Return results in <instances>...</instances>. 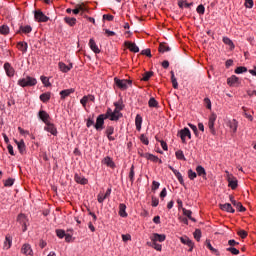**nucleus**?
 Here are the masks:
<instances>
[{
	"label": "nucleus",
	"instance_id": "f257e3e1",
	"mask_svg": "<svg viewBox=\"0 0 256 256\" xmlns=\"http://www.w3.org/2000/svg\"><path fill=\"white\" fill-rule=\"evenodd\" d=\"M18 85L20 87H35V85H37V79L31 76H26L18 80Z\"/></svg>",
	"mask_w": 256,
	"mask_h": 256
},
{
	"label": "nucleus",
	"instance_id": "f03ea898",
	"mask_svg": "<svg viewBox=\"0 0 256 256\" xmlns=\"http://www.w3.org/2000/svg\"><path fill=\"white\" fill-rule=\"evenodd\" d=\"M114 83L115 85H117V87L119 89H121L122 91L127 90V88L129 87V85H132V81L131 80H127V79H119V78H114Z\"/></svg>",
	"mask_w": 256,
	"mask_h": 256
},
{
	"label": "nucleus",
	"instance_id": "7ed1b4c3",
	"mask_svg": "<svg viewBox=\"0 0 256 256\" xmlns=\"http://www.w3.org/2000/svg\"><path fill=\"white\" fill-rule=\"evenodd\" d=\"M215 121H217V114L212 113L208 121V128L212 135H217V131L215 130Z\"/></svg>",
	"mask_w": 256,
	"mask_h": 256
},
{
	"label": "nucleus",
	"instance_id": "20e7f679",
	"mask_svg": "<svg viewBox=\"0 0 256 256\" xmlns=\"http://www.w3.org/2000/svg\"><path fill=\"white\" fill-rule=\"evenodd\" d=\"M226 179L228 181V187H230L233 190L237 189V178L233 176V174H229V171H226Z\"/></svg>",
	"mask_w": 256,
	"mask_h": 256
},
{
	"label": "nucleus",
	"instance_id": "39448f33",
	"mask_svg": "<svg viewBox=\"0 0 256 256\" xmlns=\"http://www.w3.org/2000/svg\"><path fill=\"white\" fill-rule=\"evenodd\" d=\"M34 17L38 23H47V21H49V17H47L41 10H36L34 12Z\"/></svg>",
	"mask_w": 256,
	"mask_h": 256
},
{
	"label": "nucleus",
	"instance_id": "423d86ee",
	"mask_svg": "<svg viewBox=\"0 0 256 256\" xmlns=\"http://www.w3.org/2000/svg\"><path fill=\"white\" fill-rule=\"evenodd\" d=\"M227 85H229V87H239V85H241V80L239 77L232 75L227 79Z\"/></svg>",
	"mask_w": 256,
	"mask_h": 256
},
{
	"label": "nucleus",
	"instance_id": "0eeeda50",
	"mask_svg": "<svg viewBox=\"0 0 256 256\" xmlns=\"http://www.w3.org/2000/svg\"><path fill=\"white\" fill-rule=\"evenodd\" d=\"M45 125L44 131L51 133V135L57 136V128L55 127V124L47 122Z\"/></svg>",
	"mask_w": 256,
	"mask_h": 256
},
{
	"label": "nucleus",
	"instance_id": "6e6552de",
	"mask_svg": "<svg viewBox=\"0 0 256 256\" xmlns=\"http://www.w3.org/2000/svg\"><path fill=\"white\" fill-rule=\"evenodd\" d=\"M180 139L182 141V143H186L185 138L188 137V139H191V131L189 130V128H184L182 130H180Z\"/></svg>",
	"mask_w": 256,
	"mask_h": 256
},
{
	"label": "nucleus",
	"instance_id": "1a4fd4ad",
	"mask_svg": "<svg viewBox=\"0 0 256 256\" xmlns=\"http://www.w3.org/2000/svg\"><path fill=\"white\" fill-rule=\"evenodd\" d=\"M125 47H127V49H129V51H131L132 53H139V46L133 42L130 41H126L124 43Z\"/></svg>",
	"mask_w": 256,
	"mask_h": 256
},
{
	"label": "nucleus",
	"instance_id": "9d476101",
	"mask_svg": "<svg viewBox=\"0 0 256 256\" xmlns=\"http://www.w3.org/2000/svg\"><path fill=\"white\" fill-rule=\"evenodd\" d=\"M15 143L18 147V151L21 155H25V153H27V146H25V141L23 140H20V141H17L15 140Z\"/></svg>",
	"mask_w": 256,
	"mask_h": 256
},
{
	"label": "nucleus",
	"instance_id": "9b49d317",
	"mask_svg": "<svg viewBox=\"0 0 256 256\" xmlns=\"http://www.w3.org/2000/svg\"><path fill=\"white\" fill-rule=\"evenodd\" d=\"M38 117L41 121H43V123L45 124L49 123L50 116H49V113H47V111L40 110L38 112Z\"/></svg>",
	"mask_w": 256,
	"mask_h": 256
},
{
	"label": "nucleus",
	"instance_id": "f8f14e48",
	"mask_svg": "<svg viewBox=\"0 0 256 256\" xmlns=\"http://www.w3.org/2000/svg\"><path fill=\"white\" fill-rule=\"evenodd\" d=\"M17 221L23 226V231H27V216H25V214H20L17 217Z\"/></svg>",
	"mask_w": 256,
	"mask_h": 256
},
{
	"label": "nucleus",
	"instance_id": "ddd939ff",
	"mask_svg": "<svg viewBox=\"0 0 256 256\" xmlns=\"http://www.w3.org/2000/svg\"><path fill=\"white\" fill-rule=\"evenodd\" d=\"M112 118L111 121H119L123 117V113L118 108H115L114 111L111 109Z\"/></svg>",
	"mask_w": 256,
	"mask_h": 256
},
{
	"label": "nucleus",
	"instance_id": "4468645a",
	"mask_svg": "<svg viewBox=\"0 0 256 256\" xmlns=\"http://www.w3.org/2000/svg\"><path fill=\"white\" fill-rule=\"evenodd\" d=\"M105 120L102 117L98 116L96 119V123L94 124V128L96 131H102L104 129Z\"/></svg>",
	"mask_w": 256,
	"mask_h": 256
},
{
	"label": "nucleus",
	"instance_id": "2eb2a0df",
	"mask_svg": "<svg viewBox=\"0 0 256 256\" xmlns=\"http://www.w3.org/2000/svg\"><path fill=\"white\" fill-rule=\"evenodd\" d=\"M180 241L181 243H183V245H187L188 247H190L189 251H193V247H195V244L191 239H189V237L187 236L181 237Z\"/></svg>",
	"mask_w": 256,
	"mask_h": 256
},
{
	"label": "nucleus",
	"instance_id": "dca6fc26",
	"mask_svg": "<svg viewBox=\"0 0 256 256\" xmlns=\"http://www.w3.org/2000/svg\"><path fill=\"white\" fill-rule=\"evenodd\" d=\"M4 71H6V75L8 77H13L15 75V69L11 67V64L9 62H6L4 64Z\"/></svg>",
	"mask_w": 256,
	"mask_h": 256
},
{
	"label": "nucleus",
	"instance_id": "f3484780",
	"mask_svg": "<svg viewBox=\"0 0 256 256\" xmlns=\"http://www.w3.org/2000/svg\"><path fill=\"white\" fill-rule=\"evenodd\" d=\"M74 181H76V183H79L80 185H87V183H89L87 178H85V176H81L80 174L74 175Z\"/></svg>",
	"mask_w": 256,
	"mask_h": 256
},
{
	"label": "nucleus",
	"instance_id": "a211bd4d",
	"mask_svg": "<svg viewBox=\"0 0 256 256\" xmlns=\"http://www.w3.org/2000/svg\"><path fill=\"white\" fill-rule=\"evenodd\" d=\"M58 65H59V69H60V71H62V73H69V71H71V69H73V64L66 65L63 62H59Z\"/></svg>",
	"mask_w": 256,
	"mask_h": 256
},
{
	"label": "nucleus",
	"instance_id": "6ab92c4d",
	"mask_svg": "<svg viewBox=\"0 0 256 256\" xmlns=\"http://www.w3.org/2000/svg\"><path fill=\"white\" fill-rule=\"evenodd\" d=\"M219 207L222 211H226V213H235L233 206L229 203L219 204Z\"/></svg>",
	"mask_w": 256,
	"mask_h": 256
},
{
	"label": "nucleus",
	"instance_id": "aec40b11",
	"mask_svg": "<svg viewBox=\"0 0 256 256\" xmlns=\"http://www.w3.org/2000/svg\"><path fill=\"white\" fill-rule=\"evenodd\" d=\"M21 253H23V255H30V256H33V249H31V245H29V244H24V245L22 246Z\"/></svg>",
	"mask_w": 256,
	"mask_h": 256
},
{
	"label": "nucleus",
	"instance_id": "412c9836",
	"mask_svg": "<svg viewBox=\"0 0 256 256\" xmlns=\"http://www.w3.org/2000/svg\"><path fill=\"white\" fill-rule=\"evenodd\" d=\"M227 125L231 129L232 133H237V127H239V123L237 122V120H230L228 121Z\"/></svg>",
	"mask_w": 256,
	"mask_h": 256
},
{
	"label": "nucleus",
	"instance_id": "4be33fe9",
	"mask_svg": "<svg viewBox=\"0 0 256 256\" xmlns=\"http://www.w3.org/2000/svg\"><path fill=\"white\" fill-rule=\"evenodd\" d=\"M166 236L165 234H158V233H154L153 237L151 238V241H155L157 243V241L159 243H163V241H165Z\"/></svg>",
	"mask_w": 256,
	"mask_h": 256
},
{
	"label": "nucleus",
	"instance_id": "5701e85b",
	"mask_svg": "<svg viewBox=\"0 0 256 256\" xmlns=\"http://www.w3.org/2000/svg\"><path fill=\"white\" fill-rule=\"evenodd\" d=\"M102 163L104 165H107V167H110L111 169H115V162H113V159L111 157L107 156L102 160Z\"/></svg>",
	"mask_w": 256,
	"mask_h": 256
},
{
	"label": "nucleus",
	"instance_id": "b1692460",
	"mask_svg": "<svg viewBox=\"0 0 256 256\" xmlns=\"http://www.w3.org/2000/svg\"><path fill=\"white\" fill-rule=\"evenodd\" d=\"M118 213H119L120 217H123V218L127 217L128 216L127 205H125L123 203L119 204V212Z\"/></svg>",
	"mask_w": 256,
	"mask_h": 256
},
{
	"label": "nucleus",
	"instance_id": "393cba45",
	"mask_svg": "<svg viewBox=\"0 0 256 256\" xmlns=\"http://www.w3.org/2000/svg\"><path fill=\"white\" fill-rule=\"evenodd\" d=\"M89 47L92 49L94 53H101V50L99 49V46H97V43H95V40L92 38L89 41Z\"/></svg>",
	"mask_w": 256,
	"mask_h": 256
},
{
	"label": "nucleus",
	"instance_id": "a878e982",
	"mask_svg": "<svg viewBox=\"0 0 256 256\" xmlns=\"http://www.w3.org/2000/svg\"><path fill=\"white\" fill-rule=\"evenodd\" d=\"M143 124V117L141 115L137 114L135 118V126L137 131H141V125Z\"/></svg>",
	"mask_w": 256,
	"mask_h": 256
},
{
	"label": "nucleus",
	"instance_id": "bb28decb",
	"mask_svg": "<svg viewBox=\"0 0 256 256\" xmlns=\"http://www.w3.org/2000/svg\"><path fill=\"white\" fill-rule=\"evenodd\" d=\"M148 247H152L156 251H161L163 249V246L155 241L147 242Z\"/></svg>",
	"mask_w": 256,
	"mask_h": 256
},
{
	"label": "nucleus",
	"instance_id": "cd10ccee",
	"mask_svg": "<svg viewBox=\"0 0 256 256\" xmlns=\"http://www.w3.org/2000/svg\"><path fill=\"white\" fill-rule=\"evenodd\" d=\"M64 22L70 27H75L77 25V18L65 17Z\"/></svg>",
	"mask_w": 256,
	"mask_h": 256
},
{
	"label": "nucleus",
	"instance_id": "c85d7f7f",
	"mask_svg": "<svg viewBox=\"0 0 256 256\" xmlns=\"http://www.w3.org/2000/svg\"><path fill=\"white\" fill-rule=\"evenodd\" d=\"M196 173L197 175H199V177H203V179L207 177V172L205 171V168L203 166H197Z\"/></svg>",
	"mask_w": 256,
	"mask_h": 256
},
{
	"label": "nucleus",
	"instance_id": "c756f323",
	"mask_svg": "<svg viewBox=\"0 0 256 256\" xmlns=\"http://www.w3.org/2000/svg\"><path fill=\"white\" fill-rule=\"evenodd\" d=\"M182 212H183V215H185L186 217H188V219H190V221H193L194 223L197 222V220L191 216V215H193V212L191 210L182 208Z\"/></svg>",
	"mask_w": 256,
	"mask_h": 256
},
{
	"label": "nucleus",
	"instance_id": "7c9ffc66",
	"mask_svg": "<svg viewBox=\"0 0 256 256\" xmlns=\"http://www.w3.org/2000/svg\"><path fill=\"white\" fill-rule=\"evenodd\" d=\"M142 157H145V159H148L149 161H152L153 163H157V161H159V157H157L153 154H149V153L143 154Z\"/></svg>",
	"mask_w": 256,
	"mask_h": 256
},
{
	"label": "nucleus",
	"instance_id": "2f4dec72",
	"mask_svg": "<svg viewBox=\"0 0 256 256\" xmlns=\"http://www.w3.org/2000/svg\"><path fill=\"white\" fill-rule=\"evenodd\" d=\"M71 93H75V89L62 90L60 92L61 99H65L66 97H69L71 95Z\"/></svg>",
	"mask_w": 256,
	"mask_h": 256
},
{
	"label": "nucleus",
	"instance_id": "473e14b6",
	"mask_svg": "<svg viewBox=\"0 0 256 256\" xmlns=\"http://www.w3.org/2000/svg\"><path fill=\"white\" fill-rule=\"evenodd\" d=\"M12 243H13V238H11V236L7 235L5 237V241H4V249H11Z\"/></svg>",
	"mask_w": 256,
	"mask_h": 256
},
{
	"label": "nucleus",
	"instance_id": "72a5a7b5",
	"mask_svg": "<svg viewBox=\"0 0 256 256\" xmlns=\"http://www.w3.org/2000/svg\"><path fill=\"white\" fill-rule=\"evenodd\" d=\"M232 205H234L236 207V209H238V211H240V213H243L246 211L245 207L243 206V204H241V202L232 200Z\"/></svg>",
	"mask_w": 256,
	"mask_h": 256
},
{
	"label": "nucleus",
	"instance_id": "f704fd0d",
	"mask_svg": "<svg viewBox=\"0 0 256 256\" xmlns=\"http://www.w3.org/2000/svg\"><path fill=\"white\" fill-rule=\"evenodd\" d=\"M31 31H33V28H31L30 25H26V26H20L19 30L17 31V33H31Z\"/></svg>",
	"mask_w": 256,
	"mask_h": 256
},
{
	"label": "nucleus",
	"instance_id": "c9c22d12",
	"mask_svg": "<svg viewBox=\"0 0 256 256\" xmlns=\"http://www.w3.org/2000/svg\"><path fill=\"white\" fill-rule=\"evenodd\" d=\"M17 47L22 53H27L28 45L27 42H18Z\"/></svg>",
	"mask_w": 256,
	"mask_h": 256
},
{
	"label": "nucleus",
	"instance_id": "e433bc0d",
	"mask_svg": "<svg viewBox=\"0 0 256 256\" xmlns=\"http://www.w3.org/2000/svg\"><path fill=\"white\" fill-rule=\"evenodd\" d=\"M223 43L225 45H228V47H230L231 51H233V49H235V44L233 43V40L229 39V37H224L223 38Z\"/></svg>",
	"mask_w": 256,
	"mask_h": 256
},
{
	"label": "nucleus",
	"instance_id": "4c0bfd02",
	"mask_svg": "<svg viewBox=\"0 0 256 256\" xmlns=\"http://www.w3.org/2000/svg\"><path fill=\"white\" fill-rule=\"evenodd\" d=\"M99 116H100L104 121H105V119H110V121H111V119H113V115L111 114V108H108L105 114H100Z\"/></svg>",
	"mask_w": 256,
	"mask_h": 256
},
{
	"label": "nucleus",
	"instance_id": "58836bf2",
	"mask_svg": "<svg viewBox=\"0 0 256 256\" xmlns=\"http://www.w3.org/2000/svg\"><path fill=\"white\" fill-rule=\"evenodd\" d=\"M206 247H207V249H209L212 253H214V255H219V250L215 249V248L211 245V241L206 240Z\"/></svg>",
	"mask_w": 256,
	"mask_h": 256
},
{
	"label": "nucleus",
	"instance_id": "ea45409f",
	"mask_svg": "<svg viewBox=\"0 0 256 256\" xmlns=\"http://www.w3.org/2000/svg\"><path fill=\"white\" fill-rule=\"evenodd\" d=\"M171 81L174 89H179V83H177V78H175V72L173 71H171Z\"/></svg>",
	"mask_w": 256,
	"mask_h": 256
},
{
	"label": "nucleus",
	"instance_id": "a19ab883",
	"mask_svg": "<svg viewBox=\"0 0 256 256\" xmlns=\"http://www.w3.org/2000/svg\"><path fill=\"white\" fill-rule=\"evenodd\" d=\"M167 51H171V48L168 45H166L165 43H161L159 45V52L166 53Z\"/></svg>",
	"mask_w": 256,
	"mask_h": 256
},
{
	"label": "nucleus",
	"instance_id": "79ce46f5",
	"mask_svg": "<svg viewBox=\"0 0 256 256\" xmlns=\"http://www.w3.org/2000/svg\"><path fill=\"white\" fill-rule=\"evenodd\" d=\"M129 180L131 183H134L135 181V166L132 165L129 172Z\"/></svg>",
	"mask_w": 256,
	"mask_h": 256
},
{
	"label": "nucleus",
	"instance_id": "37998d69",
	"mask_svg": "<svg viewBox=\"0 0 256 256\" xmlns=\"http://www.w3.org/2000/svg\"><path fill=\"white\" fill-rule=\"evenodd\" d=\"M49 99H51V93H43L40 95V101H42L43 103H47Z\"/></svg>",
	"mask_w": 256,
	"mask_h": 256
},
{
	"label": "nucleus",
	"instance_id": "c03bdc74",
	"mask_svg": "<svg viewBox=\"0 0 256 256\" xmlns=\"http://www.w3.org/2000/svg\"><path fill=\"white\" fill-rule=\"evenodd\" d=\"M234 73H236V75H241V73H247V67L239 66L234 70Z\"/></svg>",
	"mask_w": 256,
	"mask_h": 256
},
{
	"label": "nucleus",
	"instance_id": "a18cd8bd",
	"mask_svg": "<svg viewBox=\"0 0 256 256\" xmlns=\"http://www.w3.org/2000/svg\"><path fill=\"white\" fill-rule=\"evenodd\" d=\"M0 33L1 35H9V26L7 25L0 26Z\"/></svg>",
	"mask_w": 256,
	"mask_h": 256
},
{
	"label": "nucleus",
	"instance_id": "49530a36",
	"mask_svg": "<svg viewBox=\"0 0 256 256\" xmlns=\"http://www.w3.org/2000/svg\"><path fill=\"white\" fill-rule=\"evenodd\" d=\"M153 75V72L148 71L143 74L141 81H149Z\"/></svg>",
	"mask_w": 256,
	"mask_h": 256
},
{
	"label": "nucleus",
	"instance_id": "de8ad7c7",
	"mask_svg": "<svg viewBox=\"0 0 256 256\" xmlns=\"http://www.w3.org/2000/svg\"><path fill=\"white\" fill-rule=\"evenodd\" d=\"M148 105L149 107H159V102H157V100L154 97H152L148 101Z\"/></svg>",
	"mask_w": 256,
	"mask_h": 256
},
{
	"label": "nucleus",
	"instance_id": "09e8293b",
	"mask_svg": "<svg viewBox=\"0 0 256 256\" xmlns=\"http://www.w3.org/2000/svg\"><path fill=\"white\" fill-rule=\"evenodd\" d=\"M80 13H89V8L85 4H77Z\"/></svg>",
	"mask_w": 256,
	"mask_h": 256
},
{
	"label": "nucleus",
	"instance_id": "8fccbe9b",
	"mask_svg": "<svg viewBox=\"0 0 256 256\" xmlns=\"http://www.w3.org/2000/svg\"><path fill=\"white\" fill-rule=\"evenodd\" d=\"M175 155L180 161H185V154H183L182 150L176 151Z\"/></svg>",
	"mask_w": 256,
	"mask_h": 256
},
{
	"label": "nucleus",
	"instance_id": "3c124183",
	"mask_svg": "<svg viewBox=\"0 0 256 256\" xmlns=\"http://www.w3.org/2000/svg\"><path fill=\"white\" fill-rule=\"evenodd\" d=\"M93 125H95V120L93 117L89 116L86 122V127L89 129L90 127H93Z\"/></svg>",
	"mask_w": 256,
	"mask_h": 256
},
{
	"label": "nucleus",
	"instance_id": "603ef678",
	"mask_svg": "<svg viewBox=\"0 0 256 256\" xmlns=\"http://www.w3.org/2000/svg\"><path fill=\"white\" fill-rule=\"evenodd\" d=\"M197 13H199V15H205V6H203V4H200L197 8H196Z\"/></svg>",
	"mask_w": 256,
	"mask_h": 256
},
{
	"label": "nucleus",
	"instance_id": "864d4df0",
	"mask_svg": "<svg viewBox=\"0 0 256 256\" xmlns=\"http://www.w3.org/2000/svg\"><path fill=\"white\" fill-rule=\"evenodd\" d=\"M194 235V239H196V241H201V230L196 229L195 232L193 233Z\"/></svg>",
	"mask_w": 256,
	"mask_h": 256
},
{
	"label": "nucleus",
	"instance_id": "5fc2aeb1",
	"mask_svg": "<svg viewBox=\"0 0 256 256\" xmlns=\"http://www.w3.org/2000/svg\"><path fill=\"white\" fill-rule=\"evenodd\" d=\"M226 251H229V253H232V255H239V249L235 247H229L226 249Z\"/></svg>",
	"mask_w": 256,
	"mask_h": 256
},
{
	"label": "nucleus",
	"instance_id": "6e6d98bb",
	"mask_svg": "<svg viewBox=\"0 0 256 256\" xmlns=\"http://www.w3.org/2000/svg\"><path fill=\"white\" fill-rule=\"evenodd\" d=\"M175 177L178 179L180 185H183V187H185V181L183 180V176L181 175V172H178Z\"/></svg>",
	"mask_w": 256,
	"mask_h": 256
},
{
	"label": "nucleus",
	"instance_id": "4d7b16f0",
	"mask_svg": "<svg viewBox=\"0 0 256 256\" xmlns=\"http://www.w3.org/2000/svg\"><path fill=\"white\" fill-rule=\"evenodd\" d=\"M188 177L191 181H193L194 179L197 178V173H195L194 171H192L191 169L188 170Z\"/></svg>",
	"mask_w": 256,
	"mask_h": 256
},
{
	"label": "nucleus",
	"instance_id": "13d9d810",
	"mask_svg": "<svg viewBox=\"0 0 256 256\" xmlns=\"http://www.w3.org/2000/svg\"><path fill=\"white\" fill-rule=\"evenodd\" d=\"M140 141H141L144 145H149V138H147V136H145V134H141V136H140Z\"/></svg>",
	"mask_w": 256,
	"mask_h": 256
},
{
	"label": "nucleus",
	"instance_id": "bf43d9fd",
	"mask_svg": "<svg viewBox=\"0 0 256 256\" xmlns=\"http://www.w3.org/2000/svg\"><path fill=\"white\" fill-rule=\"evenodd\" d=\"M43 85H45V87H49V85H51V83H49V78L45 77V76H41L40 77Z\"/></svg>",
	"mask_w": 256,
	"mask_h": 256
},
{
	"label": "nucleus",
	"instance_id": "052dcab7",
	"mask_svg": "<svg viewBox=\"0 0 256 256\" xmlns=\"http://www.w3.org/2000/svg\"><path fill=\"white\" fill-rule=\"evenodd\" d=\"M13 183H15V180L14 179H11V178H8L5 183H4V186L5 187H13Z\"/></svg>",
	"mask_w": 256,
	"mask_h": 256
},
{
	"label": "nucleus",
	"instance_id": "680f3d73",
	"mask_svg": "<svg viewBox=\"0 0 256 256\" xmlns=\"http://www.w3.org/2000/svg\"><path fill=\"white\" fill-rule=\"evenodd\" d=\"M237 235H239V237H241V239H246L248 233H247V231H245V230H239V231L237 232Z\"/></svg>",
	"mask_w": 256,
	"mask_h": 256
},
{
	"label": "nucleus",
	"instance_id": "e2e57ef3",
	"mask_svg": "<svg viewBox=\"0 0 256 256\" xmlns=\"http://www.w3.org/2000/svg\"><path fill=\"white\" fill-rule=\"evenodd\" d=\"M113 133H115V128L113 126H108L106 128V135L109 136V135H113Z\"/></svg>",
	"mask_w": 256,
	"mask_h": 256
},
{
	"label": "nucleus",
	"instance_id": "0e129e2a",
	"mask_svg": "<svg viewBox=\"0 0 256 256\" xmlns=\"http://www.w3.org/2000/svg\"><path fill=\"white\" fill-rule=\"evenodd\" d=\"M81 105L85 108L87 107V103H89V97L84 96L81 100H80Z\"/></svg>",
	"mask_w": 256,
	"mask_h": 256
},
{
	"label": "nucleus",
	"instance_id": "69168bd1",
	"mask_svg": "<svg viewBox=\"0 0 256 256\" xmlns=\"http://www.w3.org/2000/svg\"><path fill=\"white\" fill-rule=\"evenodd\" d=\"M253 0H245V7H247V9H253Z\"/></svg>",
	"mask_w": 256,
	"mask_h": 256
},
{
	"label": "nucleus",
	"instance_id": "338daca9",
	"mask_svg": "<svg viewBox=\"0 0 256 256\" xmlns=\"http://www.w3.org/2000/svg\"><path fill=\"white\" fill-rule=\"evenodd\" d=\"M204 105L206 106V109H211V99L204 98Z\"/></svg>",
	"mask_w": 256,
	"mask_h": 256
},
{
	"label": "nucleus",
	"instance_id": "774afa93",
	"mask_svg": "<svg viewBox=\"0 0 256 256\" xmlns=\"http://www.w3.org/2000/svg\"><path fill=\"white\" fill-rule=\"evenodd\" d=\"M56 234H57V237H59V239H63V237H65V232L64 230H56Z\"/></svg>",
	"mask_w": 256,
	"mask_h": 256
}]
</instances>
